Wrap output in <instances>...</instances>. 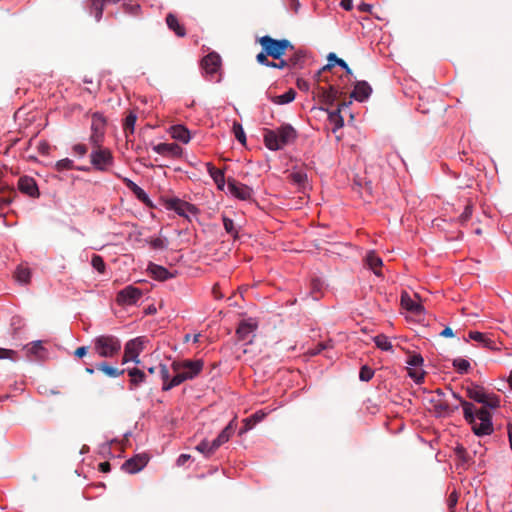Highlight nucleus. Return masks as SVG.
I'll use <instances>...</instances> for the list:
<instances>
[{"instance_id": "obj_36", "label": "nucleus", "mask_w": 512, "mask_h": 512, "mask_svg": "<svg viewBox=\"0 0 512 512\" xmlns=\"http://www.w3.org/2000/svg\"><path fill=\"white\" fill-rule=\"evenodd\" d=\"M137 120V115L134 112H130L124 121V132L126 136H128V133L133 134L135 129V124Z\"/></svg>"}, {"instance_id": "obj_12", "label": "nucleus", "mask_w": 512, "mask_h": 512, "mask_svg": "<svg viewBox=\"0 0 512 512\" xmlns=\"http://www.w3.org/2000/svg\"><path fill=\"white\" fill-rule=\"evenodd\" d=\"M143 343L141 337H136L125 344L124 352L126 356H129V359H132L136 364L140 363L139 355L143 350Z\"/></svg>"}, {"instance_id": "obj_61", "label": "nucleus", "mask_w": 512, "mask_h": 512, "mask_svg": "<svg viewBox=\"0 0 512 512\" xmlns=\"http://www.w3.org/2000/svg\"><path fill=\"white\" fill-rule=\"evenodd\" d=\"M329 347H331L330 342L319 343L315 349H312L310 351V354L317 355V354L321 353L323 350L328 349Z\"/></svg>"}, {"instance_id": "obj_25", "label": "nucleus", "mask_w": 512, "mask_h": 512, "mask_svg": "<svg viewBox=\"0 0 512 512\" xmlns=\"http://www.w3.org/2000/svg\"><path fill=\"white\" fill-rule=\"evenodd\" d=\"M291 51L293 53L288 58L290 69L302 68L305 63L306 56H307L306 51L302 50V49H295V48H294V50H291Z\"/></svg>"}, {"instance_id": "obj_60", "label": "nucleus", "mask_w": 512, "mask_h": 512, "mask_svg": "<svg viewBox=\"0 0 512 512\" xmlns=\"http://www.w3.org/2000/svg\"><path fill=\"white\" fill-rule=\"evenodd\" d=\"M329 347H331L330 342L319 343L315 349H312L310 351V354L317 355V354L321 353L323 350L328 349Z\"/></svg>"}, {"instance_id": "obj_29", "label": "nucleus", "mask_w": 512, "mask_h": 512, "mask_svg": "<svg viewBox=\"0 0 512 512\" xmlns=\"http://www.w3.org/2000/svg\"><path fill=\"white\" fill-rule=\"evenodd\" d=\"M166 23L170 30L174 31L179 37H183L186 34L185 28L179 23L178 19L171 13L166 17Z\"/></svg>"}, {"instance_id": "obj_52", "label": "nucleus", "mask_w": 512, "mask_h": 512, "mask_svg": "<svg viewBox=\"0 0 512 512\" xmlns=\"http://www.w3.org/2000/svg\"><path fill=\"white\" fill-rule=\"evenodd\" d=\"M150 245L153 249L157 250H163L167 247L166 240L159 237L152 239Z\"/></svg>"}, {"instance_id": "obj_10", "label": "nucleus", "mask_w": 512, "mask_h": 512, "mask_svg": "<svg viewBox=\"0 0 512 512\" xmlns=\"http://www.w3.org/2000/svg\"><path fill=\"white\" fill-rule=\"evenodd\" d=\"M164 205L167 210H172L179 216L188 218L189 214H195L197 208L184 200L177 197H171L164 199Z\"/></svg>"}, {"instance_id": "obj_1", "label": "nucleus", "mask_w": 512, "mask_h": 512, "mask_svg": "<svg viewBox=\"0 0 512 512\" xmlns=\"http://www.w3.org/2000/svg\"><path fill=\"white\" fill-rule=\"evenodd\" d=\"M452 396L458 400L462 406L464 418L471 425L472 431L475 435L487 436L493 433L494 427L492 423V415L487 408L495 409L500 406V397L498 395L486 392L483 397L484 400L481 402L484 407L479 409H475V406L472 403L463 400L454 392H452Z\"/></svg>"}, {"instance_id": "obj_34", "label": "nucleus", "mask_w": 512, "mask_h": 512, "mask_svg": "<svg viewBox=\"0 0 512 512\" xmlns=\"http://www.w3.org/2000/svg\"><path fill=\"white\" fill-rule=\"evenodd\" d=\"M31 272L29 268L19 266L15 272L16 280L21 284H27L30 281Z\"/></svg>"}, {"instance_id": "obj_57", "label": "nucleus", "mask_w": 512, "mask_h": 512, "mask_svg": "<svg viewBox=\"0 0 512 512\" xmlns=\"http://www.w3.org/2000/svg\"><path fill=\"white\" fill-rule=\"evenodd\" d=\"M287 8L294 13H297L300 9V2L299 0H284Z\"/></svg>"}, {"instance_id": "obj_40", "label": "nucleus", "mask_w": 512, "mask_h": 512, "mask_svg": "<svg viewBox=\"0 0 512 512\" xmlns=\"http://www.w3.org/2000/svg\"><path fill=\"white\" fill-rule=\"evenodd\" d=\"M92 267L99 273H104L106 264L100 255L94 254L91 259Z\"/></svg>"}, {"instance_id": "obj_3", "label": "nucleus", "mask_w": 512, "mask_h": 512, "mask_svg": "<svg viewBox=\"0 0 512 512\" xmlns=\"http://www.w3.org/2000/svg\"><path fill=\"white\" fill-rule=\"evenodd\" d=\"M262 52L258 53V63L269 64L268 57L280 59L287 50H294V46L287 39L277 40L270 36H263L258 39Z\"/></svg>"}, {"instance_id": "obj_20", "label": "nucleus", "mask_w": 512, "mask_h": 512, "mask_svg": "<svg viewBox=\"0 0 512 512\" xmlns=\"http://www.w3.org/2000/svg\"><path fill=\"white\" fill-rule=\"evenodd\" d=\"M228 187H229L230 193L233 196H235L236 198L241 199V200L249 199L253 192L252 188H250L246 185H243V184L236 183V182H230Z\"/></svg>"}, {"instance_id": "obj_2", "label": "nucleus", "mask_w": 512, "mask_h": 512, "mask_svg": "<svg viewBox=\"0 0 512 512\" xmlns=\"http://www.w3.org/2000/svg\"><path fill=\"white\" fill-rule=\"evenodd\" d=\"M297 137L296 129L288 123H284L275 129H264L263 133L265 146L272 151L293 144Z\"/></svg>"}, {"instance_id": "obj_8", "label": "nucleus", "mask_w": 512, "mask_h": 512, "mask_svg": "<svg viewBox=\"0 0 512 512\" xmlns=\"http://www.w3.org/2000/svg\"><path fill=\"white\" fill-rule=\"evenodd\" d=\"M90 161L95 170L105 172L114 163V157L109 149L97 148L90 154Z\"/></svg>"}, {"instance_id": "obj_58", "label": "nucleus", "mask_w": 512, "mask_h": 512, "mask_svg": "<svg viewBox=\"0 0 512 512\" xmlns=\"http://www.w3.org/2000/svg\"><path fill=\"white\" fill-rule=\"evenodd\" d=\"M73 152L80 157H83L87 153V146L84 144H75L72 148Z\"/></svg>"}, {"instance_id": "obj_50", "label": "nucleus", "mask_w": 512, "mask_h": 512, "mask_svg": "<svg viewBox=\"0 0 512 512\" xmlns=\"http://www.w3.org/2000/svg\"><path fill=\"white\" fill-rule=\"evenodd\" d=\"M44 350L41 341H34L30 344L28 351L31 354L36 356L40 355V353Z\"/></svg>"}, {"instance_id": "obj_7", "label": "nucleus", "mask_w": 512, "mask_h": 512, "mask_svg": "<svg viewBox=\"0 0 512 512\" xmlns=\"http://www.w3.org/2000/svg\"><path fill=\"white\" fill-rule=\"evenodd\" d=\"M255 329H256V322H254L252 319H249L248 321H243L240 323V325L237 328V336L239 342L242 343L243 352L244 354H247L249 352H252V346H253V339L255 337Z\"/></svg>"}, {"instance_id": "obj_30", "label": "nucleus", "mask_w": 512, "mask_h": 512, "mask_svg": "<svg viewBox=\"0 0 512 512\" xmlns=\"http://www.w3.org/2000/svg\"><path fill=\"white\" fill-rule=\"evenodd\" d=\"M96 369L103 372L110 378H117V377L123 375V373L125 372L124 369L119 370L117 368H114V367L110 366L107 362H101V363L97 364Z\"/></svg>"}, {"instance_id": "obj_28", "label": "nucleus", "mask_w": 512, "mask_h": 512, "mask_svg": "<svg viewBox=\"0 0 512 512\" xmlns=\"http://www.w3.org/2000/svg\"><path fill=\"white\" fill-rule=\"evenodd\" d=\"M401 305L406 310L419 315L423 311V306L413 300L407 293L402 294L401 296Z\"/></svg>"}, {"instance_id": "obj_53", "label": "nucleus", "mask_w": 512, "mask_h": 512, "mask_svg": "<svg viewBox=\"0 0 512 512\" xmlns=\"http://www.w3.org/2000/svg\"><path fill=\"white\" fill-rule=\"evenodd\" d=\"M435 409L440 413L449 414L452 413L454 410L458 409V406L451 408L450 405L447 403H439L435 405Z\"/></svg>"}, {"instance_id": "obj_55", "label": "nucleus", "mask_w": 512, "mask_h": 512, "mask_svg": "<svg viewBox=\"0 0 512 512\" xmlns=\"http://www.w3.org/2000/svg\"><path fill=\"white\" fill-rule=\"evenodd\" d=\"M330 120H331V122L335 123L334 131L338 128L343 127V125H344L343 118L340 116L339 113H331Z\"/></svg>"}, {"instance_id": "obj_21", "label": "nucleus", "mask_w": 512, "mask_h": 512, "mask_svg": "<svg viewBox=\"0 0 512 512\" xmlns=\"http://www.w3.org/2000/svg\"><path fill=\"white\" fill-rule=\"evenodd\" d=\"M147 271L153 276L154 279L159 281H165L173 277V274L170 273L168 269L154 263L148 264Z\"/></svg>"}, {"instance_id": "obj_59", "label": "nucleus", "mask_w": 512, "mask_h": 512, "mask_svg": "<svg viewBox=\"0 0 512 512\" xmlns=\"http://www.w3.org/2000/svg\"><path fill=\"white\" fill-rule=\"evenodd\" d=\"M103 134L100 133H92L90 136V142L97 148H101L100 144L102 142Z\"/></svg>"}, {"instance_id": "obj_11", "label": "nucleus", "mask_w": 512, "mask_h": 512, "mask_svg": "<svg viewBox=\"0 0 512 512\" xmlns=\"http://www.w3.org/2000/svg\"><path fill=\"white\" fill-rule=\"evenodd\" d=\"M142 297V291L132 285H128L117 293L116 301L119 305H135Z\"/></svg>"}, {"instance_id": "obj_63", "label": "nucleus", "mask_w": 512, "mask_h": 512, "mask_svg": "<svg viewBox=\"0 0 512 512\" xmlns=\"http://www.w3.org/2000/svg\"><path fill=\"white\" fill-rule=\"evenodd\" d=\"M191 458L189 454H180L176 460L177 466H183Z\"/></svg>"}, {"instance_id": "obj_4", "label": "nucleus", "mask_w": 512, "mask_h": 512, "mask_svg": "<svg viewBox=\"0 0 512 512\" xmlns=\"http://www.w3.org/2000/svg\"><path fill=\"white\" fill-rule=\"evenodd\" d=\"M203 367L204 361L202 359L174 360L171 363V369L175 375L181 379V383L197 377L203 370Z\"/></svg>"}, {"instance_id": "obj_49", "label": "nucleus", "mask_w": 512, "mask_h": 512, "mask_svg": "<svg viewBox=\"0 0 512 512\" xmlns=\"http://www.w3.org/2000/svg\"><path fill=\"white\" fill-rule=\"evenodd\" d=\"M472 212H473V208H472V205L470 204H467L464 208V211L461 213V215L459 216V221L461 223H465L467 222L471 216H472Z\"/></svg>"}, {"instance_id": "obj_47", "label": "nucleus", "mask_w": 512, "mask_h": 512, "mask_svg": "<svg viewBox=\"0 0 512 512\" xmlns=\"http://www.w3.org/2000/svg\"><path fill=\"white\" fill-rule=\"evenodd\" d=\"M278 61L277 62H273V61H269V64H264L265 66L267 67H273V68H277V69H285V68H289L290 69V65H289V61L288 59L287 60H284V59H277Z\"/></svg>"}, {"instance_id": "obj_33", "label": "nucleus", "mask_w": 512, "mask_h": 512, "mask_svg": "<svg viewBox=\"0 0 512 512\" xmlns=\"http://www.w3.org/2000/svg\"><path fill=\"white\" fill-rule=\"evenodd\" d=\"M104 125H105V121H104V118L102 117V115L99 113H94L92 116V125H91L92 133L103 134Z\"/></svg>"}, {"instance_id": "obj_41", "label": "nucleus", "mask_w": 512, "mask_h": 512, "mask_svg": "<svg viewBox=\"0 0 512 512\" xmlns=\"http://www.w3.org/2000/svg\"><path fill=\"white\" fill-rule=\"evenodd\" d=\"M291 181L300 188L305 187L307 175L303 172H294L290 175Z\"/></svg>"}, {"instance_id": "obj_44", "label": "nucleus", "mask_w": 512, "mask_h": 512, "mask_svg": "<svg viewBox=\"0 0 512 512\" xmlns=\"http://www.w3.org/2000/svg\"><path fill=\"white\" fill-rule=\"evenodd\" d=\"M374 376V370L368 367L367 365H363L360 368L359 379L364 382L370 381Z\"/></svg>"}, {"instance_id": "obj_54", "label": "nucleus", "mask_w": 512, "mask_h": 512, "mask_svg": "<svg viewBox=\"0 0 512 512\" xmlns=\"http://www.w3.org/2000/svg\"><path fill=\"white\" fill-rule=\"evenodd\" d=\"M16 352L11 349L0 348V359L15 360Z\"/></svg>"}, {"instance_id": "obj_62", "label": "nucleus", "mask_w": 512, "mask_h": 512, "mask_svg": "<svg viewBox=\"0 0 512 512\" xmlns=\"http://www.w3.org/2000/svg\"><path fill=\"white\" fill-rule=\"evenodd\" d=\"M124 7H125V10L128 12V13H131V14H136V12L140 9V5L139 4H124Z\"/></svg>"}, {"instance_id": "obj_16", "label": "nucleus", "mask_w": 512, "mask_h": 512, "mask_svg": "<svg viewBox=\"0 0 512 512\" xmlns=\"http://www.w3.org/2000/svg\"><path fill=\"white\" fill-rule=\"evenodd\" d=\"M468 337L470 340L477 342L480 346L484 348H488L491 350L497 349L496 340L487 333H482L479 331H470L468 333Z\"/></svg>"}, {"instance_id": "obj_43", "label": "nucleus", "mask_w": 512, "mask_h": 512, "mask_svg": "<svg viewBox=\"0 0 512 512\" xmlns=\"http://www.w3.org/2000/svg\"><path fill=\"white\" fill-rule=\"evenodd\" d=\"M116 440L115 439H112L110 441H106L104 443H102L100 446H99V454L103 457V458H110V457H113V454L111 452V444L114 443Z\"/></svg>"}, {"instance_id": "obj_13", "label": "nucleus", "mask_w": 512, "mask_h": 512, "mask_svg": "<svg viewBox=\"0 0 512 512\" xmlns=\"http://www.w3.org/2000/svg\"><path fill=\"white\" fill-rule=\"evenodd\" d=\"M18 189L20 192L31 198H37L40 195L36 181L34 178L29 176L20 177L18 181Z\"/></svg>"}, {"instance_id": "obj_37", "label": "nucleus", "mask_w": 512, "mask_h": 512, "mask_svg": "<svg viewBox=\"0 0 512 512\" xmlns=\"http://www.w3.org/2000/svg\"><path fill=\"white\" fill-rule=\"evenodd\" d=\"M235 431L234 422L231 421L217 436L220 442L226 443Z\"/></svg>"}, {"instance_id": "obj_19", "label": "nucleus", "mask_w": 512, "mask_h": 512, "mask_svg": "<svg viewBox=\"0 0 512 512\" xmlns=\"http://www.w3.org/2000/svg\"><path fill=\"white\" fill-rule=\"evenodd\" d=\"M296 91L293 88L288 89L281 95H274L271 91L266 93L267 98L276 105H286L291 103L296 98Z\"/></svg>"}, {"instance_id": "obj_39", "label": "nucleus", "mask_w": 512, "mask_h": 512, "mask_svg": "<svg viewBox=\"0 0 512 512\" xmlns=\"http://www.w3.org/2000/svg\"><path fill=\"white\" fill-rule=\"evenodd\" d=\"M453 366L456 368V370L461 373V374H464V373H467L468 370L470 369V363L468 360L466 359H463V358H456L454 361H453Z\"/></svg>"}, {"instance_id": "obj_17", "label": "nucleus", "mask_w": 512, "mask_h": 512, "mask_svg": "<svg viewBox=\"0 0 512 512\" xmlns=\"http://www.w3.org/2000/svg\"><path fill=\"white\" fill-rule=\"evenodd\" d=\"M160 377L163 381L162 390L169 391L172 388L179 386L181 383V379H179L176 375L170 378V372L168 367L165 364L159 365Z\"/></svg>"}, {"instance_id": "obj_51", "label": "nucleus", "mask_w": 512, "mask_h": 512, "mask_svg": "<svg viewBox=\"0 0 512 512\" xmlns=\"http://www.w3.org/2000/svg\"><path fill=\"white\" fill-rule=\"evenodd\" d=\"M234 133H235V137L236 139L242 143V144H245L246 142V136H245V133L242 129V126L239 125V124H234Z\"/></svg>"}, {"instance_id": "obj_18", "label": "nucleus", "mask_w": 512, "mask_h": 512, "mask_svg": "<svg viewBox=\"0 0 512 512\" xmlns=\"http://www.w3.org/2000/svg\"><path fill=\"white\" fill-rule=\"evenodd\" d=\"M125 186L135 195V197L147 206H152L151 200L148 194L138 186L134 181L127 177L122 178Z\"/></svg>"}, {"instance_id": "obj_45", "label": "nucleus", "mask_w": 512, "mask_h": 512, "mask_svg": "<svg viewBox=\"0 0 512 512\" xmlns=\"http://www.w3.org/2000/svg\"><path fill=\"white\" fill-rule=\"evenodd\" d=\"M197 451L202 453L206 458L210 457L213 452L211 448L209 447V441L208 440H202L195 448Z\"/></svg>"}, {"instance_id": "obj_15", "label": "nucleus", "mask_w": 512, "mask_h": 512, "mask_svg": "<svg viewBox=\"0 0 512 512\" xmlns=\"http://www.w3.org/2000/svg\"><path fill=\"white\" fill-rule=\"evenodd\" d=\"M152 150L163 156L179 157L183 150L176 143H159L152 147Z\"/></svg>"}, {"instance_id": "obj_31", "label": "nucleus", "mask_w": 512, "mask_h": 512, "mask_svg": "<svg viewBox=\"0 0 512 512\" xmlns=\"http://www.w3.org/2000/svg\"><path fill=\"white\" fill-rule=\"evenodd\" d=\"M127 372L130 377V382H131L132 386L138 387L143 382H145L146 375L142 370H140L138 368H132V369H128Z\"/></svg>"}, {"instance_id": "obj_64", "label": "nucleus", "mask_w": 512, "mask_h": 512, "mask_svg": "<svg viewBox=\"0 0 512 512\" xmlns=\"http://www.w3.org/2000/svg\"><path fill=\"white\" fill-rule=\"evenodd\" d=\"M322 285H323V283H322V281H321V280H319V279H313V280H312V282H311V286H312V291H313V293H314V292H316V291H317V292H318V291H320V290H321V288H322Z\"/></svg>"}, {"instance_id": "obj_6", "label": "nucleus", "mask_w": 512, "mask_h": 512, "mask_svg": "<svg viewBox=\"0 0 512 512\" xmlns=\"http://www.w3.org/2000/svg\"><path fill=\"white\" fill-rule=\"evenodd\" d=\"M202 69L207 80L211 82L220 81L221 57L215 52L206 55L201 62Z\"/></svg>"}, {"instance_id": "obj_23", "label": "nucleus", "mask_w": 512, "mask_h": 512, "mask_svg": "<svg viewBox=\"0 0 512 512\" xmlns=\"http://www.w3.org/2000/svg\"><path fill=\"white\" fill-rule=\"evenodd\" d=\"M120 0H90L88 8L89 14L94 16L95 20L99 22L103 15V7L105 3H117Z\"/></svg>"}, {"instance_id": "obj_42", "label": "nucleus", "mask_w": 512, "mask_h": 512, "mask_svg": "<svg viewBox=\"0 0 512 512\" xmlns=\"http://www.w3.org/2000/svg\"><path fill=\"white\" fill-rule=\"evenodd\" d=\"M55 168L57 169V171L62 172L65 170L74 169L75 167L73 160L69 158H64L56 162Z\"/></svg>"}, {"instance_id": "obj_38", "label": "nucleus", "mask_w": 512, "mask_h": 512, "mask_svg": "<svg viewBox=\"0 0 512 512\" xmlns=\"http://www.w3.org/2000/svg\"><path fill=\"white\" fill-rule=\"evenodd\" d=\"M256 424V413H252L249 417L243 420V427L239 429V435L253 429Z\"/></svg>"}, {"instance_id": "obj_32", "label": "nucleus", "mask_w": 512, "mask_h": 512, "mask_svg": "<svg viewBox=\"0 0 512 512\" xmlns=\"http://www.w3.org/2000/svg\"><path fill=\"white\" fill-rule=\"evenodd\" d=\"M373 340L377 348L383 351H391L393 348L390 339L384 334L375 336Z\"/></svg>"}, {"instance_id": "obj_14", "label": "nucleus", "mask_w": 512, "mask_h": 512, "mask_svg": "<svg viewBox=\"0 0 512 512\" xmlns=\"http://www.w3.org/2000/svg\"><path fill=\"white\" fill-rule=\"evenodd\" d=\"M148 460L145 454L137 455L136 457L126 460L122 465V469L129 474H135L147 465Z\"/></svg>"}, {"instance_id": "obj_5", "label": "nucleus", "mask_w": 512, "mask_h": 512, "mask_svg": "<svg viewBox=\"0 0 512 512\" xmlns=\"http://www.w3.org/2000/svg\"><path fill=\"white\" fill-rule=\"evenodd\" d=\"M95 352L103 358L116 355L121 350L120 340L113 335H100L93 339Z\"/></svg>"}, {"instance_id": "obj_9", "label": "nucleus", "mask_w": 512, "mask_h": 512, "mask_svg": "<svg viewBox=\"0 0 512 512\" xmlns=\"http://www.w3.org/2000/svg\"><path fill=\"white\" fill-rule=\"evenodd\" d=\"M423 363L424 359L418 353L409 354L406 360L408 375L417 384L424 379Z\"/></svg>"}, {"instance_id": "obj_24", "label": "nucleus", "mask_w": 512, "mask_h": 512, "mask_svg": "<svg viewBox=\"0 0 512 512\" xmlns=\"http://www.w3.org/2000/svg\"><path fill=\"white\" fill-rule=\"evenodd\" d=\"M206 169L218 189L223 190L225 186V175L223 170L216 168L212 163H206Z\"/></svg>"}, {"instance_id": "obj_56", "label": "nucleus", "mask_w": 512, "mask_h": 512, "mask_svg": "<svg viewBox=\"0 0 512 512\" xmlns=\"http://www.w3.org/2000/svg\"><path fill=\"white\" fill-rule=\"evenodd\" d=\"M4 190L5 188L0 186V209L7 207L11 203V198L3 195Z\"/></svg>"}, {"instance_id": "obj_27", "label": "nucleus", "mask_w": 512, "mask_h": 512, "mask_svg": "<svg viewBox=\"0 0 512 512\" xmlns=\"http://www.w3.org/2000/svg\"><path fill=\"white\" fill-rule=\"evenodd\" d=\"M367 266L374 272L375 275L381 276L380 268L383 265L382 259L374 252L369 251L365 257Z\"/></svg>"}, {"instance_id": "obj_48", "label": "nucleus", "mask_w": 512, "mask_h": 512, "mask_svg": "<svg viewBox=\"0 0 512 512\" xmlns=\"http://www.w3.org/2000/svg\"><path fill=\"white\" fill-rule=\"evenodd\" d=\"M223 225H224L225 231L228 234H230V235H235L236 234V229H235L234 222H233L232 219L224 216L223 217Z\"/></svg>"}, {"instance_id": "obj_46", "label": "nucleus", "mask_w": 512, "mask_h": 512, "mask_svg": "<svg viewBox=\"0 0 512 512\" xmlns=\"http://www.w3.org/2000/svg\"><path fill=\"white\" fill-rule=\"evenodd\" d=\"M328 60H329V62H334L338 66L342 67L346 71L347 74L352 73L349 66L347 65V63L343 59L338 58L334 53L329 54Z\"/></svg>"}, {"instance_id": "obj_22", "label": "nucleus", "mask_w": 512, "mask_h": 512, "mask_svg": "<svg viewBox=\"0 0 512 512\" xmlns=\"http://www.w3.org/2000/svg\"><path fill=\"white\" fill-rule=\"evenodd\" d=\"M372 88L366 81H359L356 83L352 92V97L362 102L365 101L371 94Z\"/></svg>"}, {"instance_id": "obj_26", "label": "nucleus", "mask_w": 512, "mask_h": 512, "mask_svg": "<svg viewBox=\"0 0 512 512\" xmlns=\"http://www.w3.org/2000/svg\"><path fill=\"white\" fill-rule=\"evenodd\" d=\"M171 136L173 139L184 144L189 143L191 139L190 131L183 125H174L171 127Z\"/></svg>"}, {"instance_id": "obj_35", "label": "nucleus", "mask_w": 512, "mask_h": 512, "mask_svg": "<svg viewBox=\"0 0 512 512\" xmlns=\"http://www.w3.org/2000/svg\"><path fill=\"white\" fill-rule=\"evenodd\" d=\"M485 393H486L485 389L482 387H478V386L469 388L467 390L468 397L477 403L483 402V400H484L483 397H484Z\"/></svg>"}]
</instances>
